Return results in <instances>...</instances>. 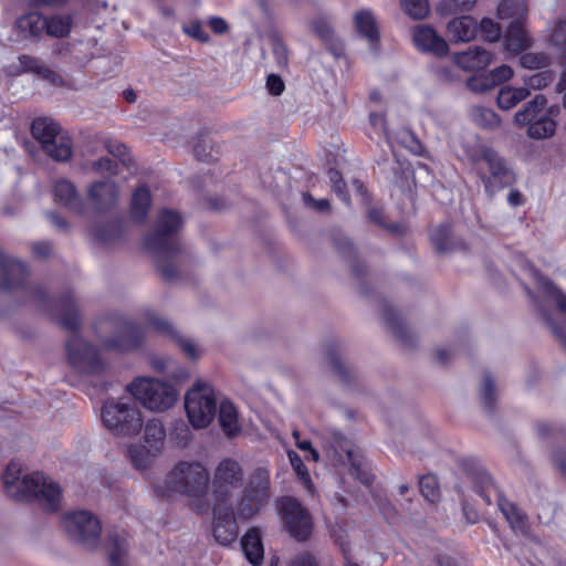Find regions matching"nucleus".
I'll return each mask as SVG.
<instances>
[{"label": "nucleus", "mask_w": 566, "mask_h": 566, "mask_svg": "<svg viewBox=\"0 0 566 566\" xmlns=\"http://www.w3.org/2000/svg\"><path fill=\"white\" fill-rule=\"evenodd\" d=\"M151 205V196L149 189L143 185L138 187L132 196L130 217L137 222L146 219Z\"/></svg>", "instance_id": "33"}, {"label": "nucleus", "mask_w": 566, "mask_h": 566, "mask_svg": "<svg viewBox=\"0 0 566 566\" xmlns=\"http://www.w3.org/2000/svg\"><path fill=\"white\" fill-rule=\"evenodd\" d=\"M219 424L227 437H235L241 428L238 422V412L233 403L226 399L220 402Z\"/></svg>", "instance_id": "32"}, {"label": "nucleus", "mask_w": 566, "mask_h": 566, "mask_svg": "<svg viewBox=\"0 0 566 566\" xmlns=\"http://www.w3.org/2000/svg\"><path fill=\"white\" fill-rule=\"evenodd\" d=\"M479 400L489 417H493L496 410L497 395L496 385L491 373L483 374L482 381L479 386Z\"/></svg>", "instance_id": "30"}, {"label": "nucleus", "mask_w": 566, "mask_h": 566, "mask_svg": "<svg viewBox=\"0 0 566 566\" xmlns=\"http://www.w3.org/2000/svg\"><path fill=\"white\" fill-rule=\"evenodd\" d=\"M554 468L566 479V447L557 448L552 452Z\"/></svg>", "instance_id": "58"}, {"label": "nucleus", "mask_w": 566, "mask_h": 566, "mask_svg": "<svg viewBox=\"0 0 566 566\" xmlns=\"http://www.w3.org/2000/svg\"><path fill=\"white\" fill-rule=\"evenodd\" d=\"M277 510L291 537L297 542H306L311 537L313 521L308 511L298 500L283 496L277 502Z\"/></svg>", "instance_id": "13"}, {"label": "nucleus", "mask_w": 566, "mask_h": 566, "mask_svg": "<svg viewBox=\"0 0 566 566\" xmlns=\"http://www.w3.org/2000/svg\"><path fill=\"white\" fill-rule=\"evenodd\" d=\"M124 234V226L120 220H111L101 223L94 229L95 239L103 244L119 240Z\"/></svg>", "instance_id": "36"}, {"label": "nucleus", "mask_w": 566, "mask_h": 566, "mask_svg": "<svg viewBox=\"0 0 566 566\" xmlns=\"http://www.w3.org/2000/svg\"><path fill=\"white\" fill-rule=\"evenodd\" d=\"M144 339L143 331L129 321H124L117 333L103 340L104 347L108 350L129 352L137 349Z\"/></svg>", "instance_id": "16"}, {"label": "nucleus", "mask_w": 566, "mask_h": 566, "mask_svg": "<svg viewBox=\"0 0 566 566\" xmlns=\"http://www.w3.org/2000/svg\"><path fill=\"white\" fill-rule=\"evenodd\" d=\"M505 45L513 53H520L532 45V39L525 31L521 20H513L507 25Z\"/></svg>", "instance_id": "29"}, {"label": "nucleus", "mask_w": 566, "mask_h": 566, "mask_svg": "<svg viewBox=\"0 0 566 566\" xmlns=\"http://www.w3.org/2000/svg\"><path fill=\"white\" fill-rule=\"evenodd\" d=\"M46 18L39 12H29L15 20L14 28L23 40L39 41L45 31Z\"/></svg>", "instance_id": "23"}, {"label": "nucleus", "mask_w": 566, "mask_h": 566, "mask_svg": "<svg viewBox=\"0 0 566 566\" xmlns=\"http://www.w3.org/2000/svg\"><path fill=\"white\" fill-rule=\"evenodd\" d=\"M559 114V105L554 104L547 107L546 96L536 94L515 113L514 124L520 128L527 127L526 134L532 139H546L554 136Z\"/></svg>", "instance_id": "5"}, {"label": "nucleus", "mask_w": 566, "mask_h": 566, "mask_svg": "<svg viewBox=\"0 0 566 566\" xmlns=\"http://www.w3.org/2000/svg\"><path fill=\"white\" fill-rule=\"evenodd\" d=\"M63 526L70 539L83 548L95 549L98 546L102 525L92 512L83 510L67 513Z\"/></svg>", "instance_id": "12"}, {"label": "nucleus", "mask_w": 566, "mask_h": 566, "mask_svg": "<svg viewBox=\"0 0 566 566\" xmlns=\"http://www.w3.org/2000/svg\"><path fill=\"white\" fill-rule=\"evenodd\" d=\"M526 14V7L520 0H503L497 6V17L501 20H521Z\"/></svg>", "instance_id": "41"}, {"label": "nucleus", "mask_w": 566, "mask_h": 566, "mask_svg": "<svg viewBox=\"0 0 566 566\" xmlns=\"http://www.w3.org/2000/svg\"><path fill=\"white\" fill-rule=\"evenodd\" d=\"M185 409L193 428L208 427L217 413V399L213 389L198 380L185 396Z\"/></svg>", "instance_id": "11"}, {"label": "nucleus", "mask_w": 566, "mask_h": 566, "mask_svg": "<svg viewBox=\"0 0 566 566\" xmlns=\"http://www.w3.org/2000/svg\"><path fill=\"white\" fill-rule=\"evenodd\" d=\"M21 465L11 461L3 473V485L9 497L15 501L36 500L45 510L55 512L60 507L61 488L41 472L27 474L22 479Z\"/></svg>", "instance_id": "3"}, {"label": "nucleus", "mask_w": 566, "mask_h": 566, "mask_svg": "<svg viewBox=\"0 0 566 566\" xmlns=\"http://www.w3.org/2000/svg\"><path fill=\"white\" fill-rule=\"evenodd\" d=\"M233 490L235 488L231 485L223 484L212 479V496L213 503L211 505V510L213 509H224L229 507L233 510L232 495Z\"/></svg>", "instance_id": "38"}, {"label": "nucleus", "mask_w": 566, "mask_h": 566, "mask_svg": "<svg viewBox=\"0 0 566 566\" xmlns=\"http://www.w3.org/2000/svg\"><path fill=\"white\" fill-rule=\"evenodd\" d=\"M493 55L481 46L455 53L454 63L463 70H484L492 62Z\"/></svg>", "instance_id": "25"}, {"label": "nucleus", "mask_w": 566, "mask_h": 566, "mask_svg": "<svg viewBox=\"0 0 566 566\" xmlns=\"http://www.w3.org/2000/svg\"><path fill=\"white\" fill-rule=\"evenodd\" d=\"M530 95L531 91L527 87H513L505 85L499 90L496 104L499 108L509 111L522 101L526 99Z\"/></svg>", "instance_id": "34"}, {"label": "nucleus", "mask_w": 566, "mask_h": 566, "mask_svg": "<svg viewBox=\"0 0 566 566\" xmlns=\"http://www.w3.org/2000/svg\"><path fill=\"white\" fill-rule=\"evenodd\" d=\"M413 43L422 52L436 56H444L449 52L447 41L429 25H418L413 29Z\"/></svg>", "instance_id": "19"}, {"label": "nucleus", "mask_w": 566, "mask_h": 566, "mask_svg": "<svg viewBox=\"0 0 566 566\" xmlns=\"http://www.w3.org/2000/svg\"><path fill=\"white\" fill-rule=\"evenodd\" d=\"M382 318L388 328H390L396 338L408 349L417 346V336L407 325L400 314L390 305L384 304Z\"/></svg>", "instance_id": "20"}, {"label": "nucleus", "mask_w": 566, "mask_h": 566, "mask_svg": "<svg viewBox=\"0 0 566 566\" xmlns=\"http://www.w3.org/2000/svg\"><path fill=\"white\" fill-rule=\"evenodd\" d=\"M185 32L191 38L196 39L200 43L209 41L210 36L207 31L202 28L199 21H192L188 27L185 28Z\"/></svg>", "instance_id": "57"}, {"label": "nucleus", "mask_w": 566, "mask_h": 566, "mask_svg": "<svg viewBox=\"0 0 566 566\" xmlns=\"http://www.w3.org/2000/svg\"><path fill=\"white\" fill-rule=\"evenodd\" d=\"M33 73L52 84L61 82V76L55 71L51 70L49 66L43 64L42 61L40 62V64Z\"/></svg>", "instance_id": "63"}, {"label": "nucleus", "mask_w": 566, "mask_h": 566, "mask_svg": "<svg viewBox=\"0 0 566 566\" xmlns=\"http://www.w3.org/2000/svg\"><path fill=\"white\" fill-rule=\"evenodd\" d=\"M334 247L339 254L349 259L352 274L360 281V293L367 295V291L364 286V279L367 275V265L356 258L355 249L350 240L342 235L335 237Z\"/></svg>", "instance_id": "24"}, {"label": "nucleus", "mask_w": 566, "mask_h": 566, "mask_svg": "<svg viewBox=\"0 0 566 566\" xmlns=\"http://www.w3.org/2000/svg\"><path fill=\"white\" fill-rule=\"evenodd\" d=\"M497 505H499L501 512L506 517V520L512 525L520 526V525H522L524 523L525 515L516 507L515 504H513L512 502L507 501L503 496H499Z\"/></svg>", "instance_id": "46"}, {"label": "nucleus", "mask_w": 566, "mask_h": 566, "mask_svg": "<svg viewBox=\"0 0 566 566\" xmlns=\"http://www.w3.org/2000/svg\"><path fill=\"white\" fill-rule=\"evenodd\" d=\"M468 157L473 164L482 161L483 167L478 168V175L483 184L485 195L492 199L500 190L511 187L515 182V174L507 160L494 148L481 145L478 149H469Z\"/></svg>", "instance_id": "4"}, {"label": "nucleus", "mask_w": 566, "mask_h": 566, "mask_svg": "<svg viewBox=\"0 0 566 566\" xmlns=\"http://www.w3.org/2000/svg\"><path fill=\"white\" fill-rule=\"evenodd\" d=\"M548 56L545 53L527 52L520 56V64L524 69L537 70L548 65Z\"/></svg>", "instance_id": "49"}, {"label": "nucleus", "mask_w": 566, "mask_h": 566, "mask_svg": "<svg viewBox=\"0 0 566 566\" xmlns=\"http://www.w3.org/2000/svg\"><path fill=\"white\" fill-rule=\"evenodd\" d=\"M212 512V535L214 541L222 546H229L239 535L234 510L229 507L213 509Z\"/></svg>", "instance_id": "15"}, {"label": "nucleus", "mask_w": 566, "mask_h": 566, "mask_svg": "<svg viewBox=\"0 0 566 566\" xmlns=\"http://www.w3.org/2000/svg\"><path fill=\"white\" fill-rule=\"evenodd\" d=\"M407 15L413 20L424 19L429 13L428 0H400Z\"/></svg>", "instance_id": "43"}, {"label": "nucleus", "mask_w": 566, "mask_h": 566, "mask_svg": "<svg viewBox=\"0 0 566 566\" xmlns=\"http://www.w3.org/2000/svg\"><path fill=\"white\" fill-rule=\"evenodd\" d=\"M31 134L53 160L67 161L72 157V140L54 119L35 118L31 125Z\"/></svg>", "instance_id": "9"}, {"label": "nucleus", "mask_w": 566, "mask_h": 566, "mask_svg": "<svg viewBox=\"0 0 566 566\" xmlns=\"http://www.w3.org/2000/svg\"><path fill=\"white\" fill-rule=\"evenodd\" d=\"M73 18L70 14H55L46 18L45 33L53 38H66L72 29Z\"/></svg>", "instance_id": "37"}, {"label": "nucleus", "mask_w": 566, "mask_h": 566, "mask_svg": "<svg viewBox=\"0 0 566 566\" xmlns=\"http://www.w3.org/2000/svg\"><path fill=\"white\" fill-rule=\"evenodd\" d=\"M59 319L64 329L71 333L65 343L70 365L85 375H101L106 365L98 349L78 335L81 318L74 294L66 292L59 301Z\"/></svg>", "instance_id": "2"}, {"label": "nucleus", "mask_w": 566, "mask_h": 566, "mask_svg": "<svg viewBox=\"0 0 566 566\" xmlns=\"http://www.w3.org/2000/svg\"><path fill=\"white\" fill-rule=\"evenodd\" d=\"M468 474L474 485L475 492L485 501L488 505H490L492 501L488 494V490L493 484L490 474L484 469H474Z\"/></svg>", "instance_id": "40"}, {"label": "nucleus", "mask_w": 566, "mask_h": 566, "mask_svg": "<svg viewBox=\"0 0 566 566\" xmlns=\"http://www.w3.org/2000/svg\"><path fill=\"white\" fill-rule=\"evenodd\" d=\"M107 149L113 156L117 157L126 167H130L133 165V159L129 156L128 148L126 145L120 143L109 144L107 145Z\"/></svg>", "instance_id": "56"}, {"label": "nucleus", "mask_w": 566, "mask_h": 566, "mask_svg": "<svg viewBox=\"0 0 566 566\" xmlns=\"http://www.w3.org/2000/svg\"><path fill=\"white\" fill-rule=\"evenodd\" d=\"M541 316L545 324L551 328L554 336L559 340V343L564 346L566 350V332L562 326H559L549 315L546 310L541 311Z\"/></svg>", "instance_id": "54"}, {"label": "nucleus", "mask_w": 566, "mask_h": 566, "mask_svg": "<svg viewBox=\"0 0 566 566\" xmlns=\"http://www.w3.org/2000/svg\"><path fill=\"white\" fill-rule=\"evenodd\" d=\"M553 81V74L549 71H543L535 73L528 77V80L525 82L527 85V88L531 91L533 90H541L545 86H547Z\"/></svg>", "instance_id": "53"}, {"label": "nucleus", "mask_w": 566, "mask_h": 566, "mask_svg": "<svg viewBox=\"0 0 566 566\" xmlns=\"http://www.w3.org/2000/svg\"><path fill=\"white\" fill-rule=\"evenodd\" d=\"M182 220L179 213L163 209L156 227L145 239V247L155 255L156 268L166 282H175L189 261L187 251L181 245L178 231Z\"/></svg>", "instance_id": "1"}, {"label": "nucleus", "mask_w": 566, "mask_h": 566, "mask_svg": "<svg viewBox=\"0 0 566 566\" xmlns=\"http://www.w3.org/2000/svg\"><path fill=\"white\" fill-rule=\"evenodd\" d=\"M325 358L331 367L333 375L345 387H353L359 378V373L352 365L344 347L338 342H331L324 350Z\"/></svg>", "instance_id": "14"}, {"label": "nucleus", "mask_w": 566, "mask_h": 566, "mask_svg": "<svg viewBox=\"0 0 566 566\" xmlns=\"http://www.w3.org/2000/svg\"><path fill=\"white\" fill-rule=\"evenodd\" d=\"M101 416L104 426L115 436H136L144 424L135 401L108 399L103 405Z\"/></svg>", "instance_id": "8"}, {"label": "nucleus", "mask_w": 566, "mask_h": 566, "mask_svg": "<svg viewBox=\"0 0 566 566\" xmlns=\"http://www.w3.org/2000/svg\"><path fill=\"white\" fill-rule=\"evenodd\" d=\"M489 74L495 82V86H497L513 76V70L509 65L503 64L489 72Z\"/></svg>", "instance_id": "62"}, {"label": "nucleus", "mask_w": 566, "mask_h": 566, "mask_svg": "<svg viewBox=\"0 0 566 566\" xmlns=\"http://www.w3.org/2000/svg\"><path fill=\"white\" fill-rule=\"evenodd\" d=\"M430 240L438 253H448L467 249L465 242L461 238L454 237L452 226L449 222H442L431 230Z\"/></svg>", "instance_id": "22"}, {"label": "nucleus", "mask_w": 566, "mask_h": 566, "mask_svg": "<svg viewBox=\"0 0 566 566\" xmlns=\"http://www.w3.org/2000/svg\"><path fill=\"white\" fill-rule=\"evenodd\" d=\"M479 29L489 42H495L501 36V27L491 19H482Z\"/></svg>", "instance_id": "52"}, {"label": "nucleus", "mask_w": 566, "mask_h": 566, "mask_svg": "<svg viewBox=\"0 0 566 566\" xmlns=\"http://www.w3.org/2000/svg\"><path fill=\"white\" fill-rule=\"evenodd\" d=\"M284 87H285L284 82L280 75H276V74L268 75L266 88L270 94H272L274 96H279L283 93Z\"/></svg>", "instance_id": "64"}, {"label": "nucleus", "mask_w": 566, "mask_h": 566, "mask_svg": "<svg viewBox=\"0 0 566 566\" xmlns=\"http://www.w3.org/2000/svg\"><path fill=\"white\" fill-rule=\"evenodd\" d=\"M473 122L484 129H495L501 126L500 116L491 108L474 106L471 111Z\"/></svg>", "instance_id": "39"}, {"label": "nucleus", "mask_w": 566, "mask_h": 566, "mask_svg": "<svg viewBox=\"0 0 566 566\" xmlns=\"http://www.w3.org/2000/svg\"><path fill=\"white\" fill-rule=\"evenodd\" d=\"M289 566H318V560L312 553L302 552L291 559Z\"/></svg>", "instance_id": "61"}, {"label": "nucleus", "mask_w": 566, "mask_h": 566, "mask_svg": "<svg viewBox=\"0 0 566 566\" xmlns=\"http://www.w3.org/2000/svg\"><path fill=\"white\" fill-rule=\"evenodd\" d=\"M271 495L269 471L255 469L237 500L234 512L238 518L250 520L258 515L269 504Z\"/></svg>", "instance_id": "7"}, {"label": "nucleus", "mask_w": 566, "mask_h": 566, "mask_svg": "<svg viewBox=\"0 0 566 566\" xmlns=\"http://www.w3.org/2000/svg\"><path fill=\"white\" fill-rule=\"evenodd\" d=\"M54 201L65 209L84 214L85 203L75 185L67 179H60L53 186Z\"/></svg>", "instance_id": "21"}, {"label": "nucleus", "mask_w": 566, "mask_h": 566, "mask_svg": "<svg viewBox=\"0 0 566 566\" xmlns=\"http://www.w3.org/2000/svg\"><path fill=\"white\" fill-rule=\"evenodd\" d=\"M479 31L476 21L470 15L452 19L448 23V32L452 41L469 42L475 38Z\"/></svg>", "instance_id": "26"}, {"label": "nucleus", "mask_w": 566, "mask_h": 566, "mask_svg": "<svg viewBox=\"0 0 566 566\" xmlns=\"http://www.w3.org/2000/svg\"><path fill=\"white\" fill-rule=\"evenodd\" d=\"M148 324L161 335L174 340L179 332L172 326V324L165 317H160L157 314H149L147 316Z\"/></svg>", "instance_id": "45"}, {"label": "nucleus", "mask_w": 566, "mask_h": 566, "mask_svg": "<svg viewBox=\"0 0 566 566\" xmlns=\"http://www.w3.org/2000/svg\"><path fill=\"white\" fill-rule=\"evenodd\" d=\"M551 41L563 52L564 71H566V21H558L552 32Z\"/></svg>", "instance_id": "51"}, {"label": "nucleus", "mask_w": 566, "mask_h": 566, "mask_svg": "<svg viewBox=\"0 0 566 566\" xmlns=\"http://www.w3.org/2000/svg\"><path fill=\"white\" fill-rule=\"evenodd\" d=\"M241 547L245 558L253 565L259 566L263 560V543L261 533L252 527L241 538Z\"/></svg>", "instance_id": "28"}, {"label": "nucleus", "mask_w": 566, "mask_h": 566, "mask_svg": "<svg viewBox=\"0 0 566 566\" xmlns=\"http://www.w3.org/2000/svg\"><path fill=\"white\" fill-rule=\"evenodd\" d=\"M104 549L109 566H126L128 557L127 532L119 527L108 528Z\"/></svg>", "instance_id": "17"}, {"label": "nucleus", "mask_w": 566, "mask_h": 566, "mask_svg": "<svg viewBox=\"0 0 566 566\" xmlns=\"http://www.w3.org/2000/svg\"><path fill=\"white\" fill-rule=\"evenodd\" d=\"M243 470L233 459L222 460L216 468L213 480L239 489L243 485Z\"/></svg>", "instance_id": "27"}, {"label": "nucleus", "mask_w": 566, "mask_h": 566, "mask_svg": "<svg viewBox=\"0 0 566 566\" xmlns=\"http://www.w3.org/2000/svg\"><path fill=\"white\" fill-rule=\"evenodd\" d=\"M130 461L136 469H145L149 465L153 455L149 453L148 448L132 446L128 449Z\"/></svg>", "instance_id": "50"}, {"label": "nucleus", "mask_w": 566, "mask_h": 566, "mask_svg": "<svg viewBox=\"0 0 566 566\" xmlns=\"http://www.w3.org/2000/svg\"><path fill=\"white\" fill-rule=\"evenodd\" d=\"M287 455H289L290 463H291L292 468L294 469V471L297 473V475L303 480L310 479L308 470L304 465L298 453L295 451H289Z\"/></svg>", "instance_id": "59"}, {"label": "nucleus", "mask_w": 566, "mask_h": 566, "mask_svg": "<svg viewBox=\"0 0 566 566\" xmlns=\"http://www.w3.org/2000/svg\"><path fill=\"white\" fill-rule=\"evenodd\" d=\"M87 198L96 212H107L113 209L117 202L118 188L116 184L111 180L95 181L87 190Z\"/></svg>", "instance_id": "18"}, {"label": "nucleus", "mask_w": 566, "mask_h": 566, "mask_svg": "<svg viewBox=\"0 0 566 566\" xmlns=\"http://www.w3.org/2000/svg\"><path fill=\"white\" fill-rule=\"evenodd\" d=\"M419 490L423 497L434 503L440 497L438 479L433 474H424L419 479Z\"/></svg>", "instance_id": "42"}, {"label": "nucleus", "mask_w": 566, "mask_h": 566, "mask_svg": "<svg viewBox=\"0 0 566 566\" xmlns=\"http://www.w3.org/2000/svg\"><path fill=\"white\" fill-rule=\"evenodd\" d=\"M272 50H273V54L276 59L277 65L286 66L289 57H287V49L284 45V43L277 38L273 39Z\"/></svg>", "instance_id": "60"}, {"label": "nucleus", "mask_w": 566, "mask_h": 566, "mask_svg": "<svg viewBox=\"0 0 566 566\" xmlns=\"http://www.w3.org/2000/svg\"><path fill=\"white\" fill-rule=\"evenodd\" d=\"M355 27L358 33L367 39L370 45L378 43L379 31L373 14L369 11H358L355 15Z\"/></svg>", "instance_id": "35"}, {"label": "nucleus", "mask_w": 566, "mask_h": 566, "mask_svg": "<svg viewBox=\"0 0 566 566\" xmlns=\"http://www.w3.org/2000/svg\"><path fill=\"white\" fill-rule=\"evenodd\" d=\"M193 154L200 161L210 163L216 158L212 154L211 139L207 134H199L193 145Z\"/></svg>", "instance_id": "44"}, {"label": "nucleus", "mask_w": 566, "mask_h": 566, "mask_svg": "<svg viewBox=\"0 0 566 566\" xmlns=\"http://www.w3.org/2000/svg\"><path fill=\"white\" fill-rule=\"evenodd\" d=\"M166 431L160 420L150 419L147 421L144 431V448H148L149 453L157 455L164 447Z\"/></svg>", "instance_id": "31"}, {"label": "nucleus", "mask_w": 566, "mask_h": 566, "mask_svg": "<svg viewBox=\"0 0 566 566\" xmlns=\"http://www.w3.org/2000/svg\"><path fill=\"white\" fill-rule=\"evenodd\" d=\"M172 342H175L179 346V348L187 355L188 358L193 360L199 358L200 353L196 344L191 339L185 338L180 334H178Z\"/></svg>", "instance_id": "55"}, {"label": "nucleus", "mask_w": 566, "mask_h": 566, "mask_svg": "<svg viewBox=\"0 0 566 566\" xmlns=\"http://www.w3.org/2000/svg\"><path fill=\"white\" fill-rule=\"evenodd\" d=\"M210 481L207 469L199 462L180 461L166 475V488L175 493L200 499Z\"/></svg>", "instance_id": "6"}, {"label": "nucleus", "mask_w": 566, "mask_h": 566, "mask_svg": "<svg viewBox=\"0 0 566 566\" xmlns=\"http://www.w3.org/2000/svg\"><path fill=\"white\" fill-rule=\"evenodd\" d=\"M126 388L136 400L151 411H165L171 408L178 398L174 386L151 378H137Z\"/></svg>", "instance_id": "10"}, {"label": "nucleus", "mask_w": 566, "mask_h": 566, "mask_svg": "<svg viewBox=\"0 0 566 566\" xmlns=\"http://www.w3.org/2000/svg\"><path fill=\"white\" fill-rule=\"evenodd\" d=\"M467 86L474 93H486L495 87V82L489 73H481L469 77Z\"/></svg>", "instance_id": "47"}, {"label": "nucleus", "mask_w": 566, "mask_h": 566, "mask_svg": "<svg viewBox=\"0 0 566 566\" xmlns=\"http://www.w3.org/2000/svg\"><path fill=\"white\" fill-rule=\"evenodd\" d=\"M329 181L334 192L344 201L346 205L350 203L349 195L346 192V184L339 170L329 168L327 171Z\"/></svg>", "instance_id": "48"}]
</instances>
